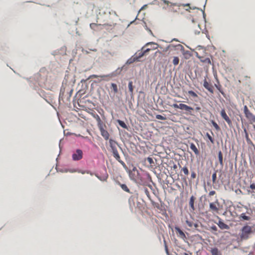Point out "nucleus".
Returning <instances> with one entry per match:
<instances>
[{"label": "nucleus", "instance_id": "a878e982", "mask_svg": "<svg viewBox=\"0 0 255 255\" xmlns=\"http://www.w3.org/2000/svg\"><path fill=\"white\" fill-rule=\"evenodd\" d=\"M132 84H133L132 82V81H130V82H129L128 84V87L129 91V92L131 94H133V87Z\"/></svg>", "mask_w": 255, "mask_h": 255}, {"label": "nucleus", "instance_id": "1a4fd4ad", "mask_svg": "<svg viewBox=\"0 0 255 255\" xmlns=\"http://www.w3.org/2000/svg\"><path fill=\"white\" fill-rule=\"evenodd\" d=\"M222 118L227 123L229 127H232V122L226 113L225 109H222L220 113Z\"/></svg>", "mask_w": 255, "mask_h": 255}, {"label": "nucleus", "instance_id": "de8ad7c7", "mask_svg": "<svg viewBox=\"0 0 255 255\" xmlns=\"http://www.w3.org/2000/svg\"><path fill=\"white\" fill-rule=\"evenodd\" d=\"M81 172L82 174H85V173H89V172H88V171H81V172Z\"/></svg>", "mask_w": 255, "mask_h": 255}, {"label": "nucleus", "instance_id": "f8f14e48", "mask_svg": "<svg viewBox=\"0 0 255 255\" xmlns=\"http://www.w3.org/2000/svg\"><path fill=\"white\" fill-rule=\"evenodd\" d=\"M203 86L211 93L213 94L214 93L213 86L211 84L208 83L206 79L204 80Z\"/></svg>", "mask_w": 255, "mask_h": 255}, {"label": "nucleus", "instance_id": "a211bd4d", "mask_svg": "<svg viewBox=\"0 0 255 255\" xmlns=\"http://www.w3.org/2000/svg\"><path fill=\"white\" fill-rule=\"evenodd\" d=\"M218 226L219 227V228L222 229V230H224V229H229V227L228 225L226 224L225 223H224L223 221L220 220L218 222V223L217 224Z\"/></svg>", "mask_w": 255, "mask_h": 255}, {"label": "nucleus", "instance_id": "c9c22d12", "mask_svg": "<svg viewBox=\"0 0 255 255\" xmlns=\"http://www.w3.org/2000/svg\"><path fill=\"white\" fill-rule=\"evenodd\" d=\"M144 192L145 194L147 196V197L148 198V199H150V195L149 191H148V189L147 188H145L144 189Z\"/></svg>", "mask_w": 255, "mask_h": 255}, {"label": "nucleus", "instance_id": "0eeeda50", "mask_svg": "<svg viewBox=\"0 0 255 255\" xmlns=\"http://www.w3.org/2000/svg\"><path fill=\"white\" fill-rule=\"evenodd\" d=\"M149 45H154L156 46L157 43L151 42L146 43L143 47H142V49L144 51L145 55H146L150 51L152 50H155L157 48V46H153L152 48H146L147 47H149Z\"/></svg>", "mask_w": 255, "mask_h": 255}, {"label": "nucleus", "instance_id": "a18cd8bd", "mask_svg": "<svg viewBox=\"0 0 255 255\" xmlns=\"http://www.w3.org/2000/svg\"><path fill=\"white\" fill-rule=\"evenodd\" d=\"M97 176L101 180H105L108 177V175L107 174L106 176H105L104 177V179H102L101 177H99L98 176Z\"/></svg>", "mask_w": 255, "mask_h": 255}, {"label": "nucleus", "instance_id": "c03bdc74", "mask_svg": "<svg viewBox=\"0 0 255 255\" xmlns=\"http://www.w3.org/2000/svg\"><path fill=\"white\" fill-rule=\"evenodd\" d=\"M196 173L194 172H192L191 173V178L193 179H194L196 178Z\"/></svg>", "mask_w": 255, "mask_h": 255}, {"label": "nucleus", "instance_id": "dca6fc26", "mask_svg": "<svg viewBox=\"0 0 255 255\" xmlns=\"http://www.w3.org/2000/svg\"><path fill=\"white\" fill-rule=\"evenodd\" d=\"M212 255H222L221 252L216 247L212 248L210 250Z\"/></svg>", "mask_w": 255, "mask_h": 255}, {"label": "nucleus", "instance_id": "58836bf2", "mask_svg": "<svg viewBox=\"0 0 255 255\" xmlns=\"http://www.w3.org/2000/svg\"><path fill=\"white\" fill-rule=\"evenodd\" d=\"M156 118L158 120H165L166 119V117H163L160 115H156Z\"/></svg>", "mask_w": 255, "mask_h": 255}, {"label": "nucleus", "instance_id": "f704fd0d", "mask_svg": "<svg viewBox=\"0 0 255 255\" xmlns=\"http://www.w3.org/2000/svg\"><path fill=\"white\" fill-rule=\"evenodd\" d=\"M217 171H215L213 174H212V181L213 183H215L216 182L217 180Z\"/></svg>", "mask_w": 255, "mask_h": 255}, {"label": "nucleus", "instance_id": "49530a36", "mask_svg": "<svg viewBox=\"0 0 255 255\" xmlns=\"http://www.w3.org/2000/svg\"><path fill=\"white\" fill-rule=\"evenodd\" d=\"M201 110V108L200 107H197L196 108H195V110L196 111H199Z\"/></svg>", "mask_w": 255, "mask_h": 255}, {"label": "nucleus", "instance_id": "6e6552de", "mask_svg": "<svg viewBox=\"0 0 255 255\" xmlns=\"http://www.w3.org/2000/svg\"><path fill=\"white\" fill-rule=\"evenodd\" d=\"M163 2L167 5V7H163V8L167 9L170 11L177 12V9H174V6H176L175 4H172L169 1L166 0H162Z\"/></svg>", "mask_w": 255, "mask_h": 255}, {"label": "nucleus", "instance_id": "6ab92c4d", "mask_svg": "<svg viewBox=\"0 0 255 255\" xmlns=\"http://www.w3.org/2000/svg\"><path fill=\"white\" fill-rule=\"evenodd\" d=\"M175 230L177 234H179V236L182 239H184L186 237L185 234L184 232L180 230V229L179 227H176L175 228Z\"/></svg>", "mask_w": 255, "mask_h": 255}, {"label": "nucleus", "instance_id": "2eb2a0df", "mask_svg": "<svg viewBox=\"0 0 255 255\" xmlns=\"http://www.w3.org/2000/svg\"><path fill=\"white\" fill-rule=\"evenodd\" d=\"M195 200H196V197L195 196H194L193 195H192L190 197L189 202V205L190 208L193 211H194L195 210L194 202H195Z\"/></svg>", "mask_w": 255, "mask_h": 255}, {"label": "nucleus", "instance_id": "2f4dec72", "mask_svg": "<svg viewBox=\"0 0 255 255\" xmlns=\"http://www.w3.org/2000/svg\"><path fill=\"white\" fill-rule=\"evenodd\" d=\"M146 160L151 166H153L154 164L153 159L151 157H148Z\"/></svg>", "mask_w": 255, "mask_h": 255}, {"label": "nucleus", "instance_id": "393cba45", "mask_svg": "<svg viewBox=\"0 0 255 255\" xmlns=\"http://www.w3.org/2000/svg\"><path fill=\"white\" fill-rule=\"evenodd\" d=\"M117 122L121 127L125 129H128V126L124 122L120 120H118Z\"/></svg>", "mask_w": 255, "mask_h": 255}, {"label": "nucleus", "instance_id": "cd10ccee", "mask_svg": "<svg viewBox=\"0 0 255 255\" xmlns=\"http://www.w3.org/2000/svg\"><path fill=\"white\" fill-rule=\"evenodd\" d=\"M218 84H215V87L219 91V92L223 95L224 96V93L222 89V86L219 84V82L218 81Z\"/></svg>", "mask_w": 255, "mask_h": 255}, {"label": "nucleus", "instance_id": "3c124183", "mask_svg": "<svg viewBox=\"0 0 255 255\" xmlns=\"http://www.w3.org/2000/svg\"><path fill=\"white\" fill-rule=\"evenodd\" d=\"M97 25V24H96V23H91V24H90V27H91V28H92L93 26H95V25Z\"/></svg>", "mask_w": 255, "mask_h": 255}, {"label": "nucleus", "instance_id": "37998d69", "mask_svg": "<svg viewBox=\"0 0 255 255\" xmlns=\"http://www.w3.org/2000/svg\"><path fill=\"white\" fill-rule=\"evenodd\" d=\"M216 194V192L215 191H211L209 193V195L210 196H212Z\"/></svg>", "mask_w": 255, "mask_h": 255}, {"label": "nucleus", "instance_id": "e433bc0d", "mask_svg": "<svg viewBox=\"0 0 255 255\" xmlns=\"http://www.w3.org/2000/svg\"><path fill=\"white\" fill-rule=\"evenodd\" d=\"M206 136L208 137V138L210 140V141H211V142L213 144L214 143V139L212 138V137L209 134V133H207L206 134Z\"/></svg>", "mask_w": 255, "mask_h": 255}, {"label": "nucleus", "instance_id": "a19ab883", "mask_svg": "<svg viewBox=\"0 0 255 255\" xmlns=\"http://www.w3.org/2000/svg\"><path fill=\"white\" fill-rule=\"evenodd\" d=\"M186 224L190 228L192 227H193V223L192 222H190V221H189L188 220L186 221Z\"/></svg>", "mask_w": 255, "mask_h": 255}, {"label": "nucleus", "instance_id": "09e8293b", "mask_svg": "<svg viewBox=\"0 0 255 255\" xmlns=\"http://www.w3.org/2000/svg\"><path fill=\"white\" fill-rule=\"evenodd\" d=\"M132 60H133V57L130 58V59H128V63L130 64L129 62H131Z\"/></svg>", "mask_w": 255, "mask_h": 255}, {"label": "nucleus", "instance_id": "aec40b11", "mask_svg": "<svg viewBox=\"0 0 255 255\" xmlns=\"http://www.w3.org/2000/svg\"><path fill=\"white\" fill-rule=\"evenodd\" d=\"M190 149L194 151L196 155H198L199 154V151L198 148L196 146V145L193 143H191L190 145Z\"/></svg>", "mask_w": 255, "mask_h": 255}, {"label": "nucleus", "instance_id": "7ed1b4c3", "mask_svg": "<svg viewBox=\"0 0 255 255\" xmlns=\"http://www.w3.org/2000/svg\"><path fill=\"white\" fill-rule=\"evenodd\" d=\"M252 233L253 228L252 227L248 225L244 226L239 234L240 240L243 241L248 239Z\"/></svg>", "mask_w": 255, "mask_h": 255}, {"label": "nucleus", "instance_id": "864d4df0", "mask_svg": "<svg viewBox=\"0 0 255 255\" xmlns=\"http://www.w3.org/2000/svg\"><path fill=\"white\" fill-rule=\"evenodd\" d=\"M178 46H179L182 47V46L181 44H178Z\"/></svg>", "mask_w": 255, "mask_h": 255}, {"label": "nucleus", "instance_id": "4468645a", "mask_svg": "<svg viewBox=\"0 0 255 255\" xmlns=\"http://www.w3.org/2000/svg\"><path fill=\"white\" fill-rule=\"evenodd\" d=\"M219 205L218 202L215 203H210L209 205L210 209L211 211L214 212L218 213L219 211V208L217 206Z\"/></svg>", "mask_w": 255, "mask_h": 255}, {"label": "nucleus", "instance_id": "ea45409f", "mask_svg": "<svg viewBox=\"0 0 255 255\" xmlns=\"http://www.w3.org/2000/svg\"><path fill=\"white\" fill-rule=\"evenodd\" d=\"M164 247H165V250L166 253L168 255H169V252H168V247H167V246L166 244V241L165 240H164Z\"/></svg>", "mask_w": 255, "mask_h": 255}, {"label": "nucleus", "instance_id": "f257e3e1", "mask_svg": "<svg viewBox=\"0 0 255 255\" xmlns=\"http://www.w3.org/2000/svg\"><path fill=\"white\" fill-rule=\"evenodd\" d=\"M118 15L116 11L112 10L111 11L100 12L97 18V22L98 25L104 26H114L116 24V21Z\"/></svg>", "mask_w": 255, "mask_h": 255}, {"label": "nucleus", "instance_id": "9d476101", "mask_svg": "<svg viewBox=\"0 0 255 255\" xmlns=\"http://www.w3.org/2000/svg\"><path fill=\"white\" fill-rule=\"evenodd\" d=\"M145 55V54L144 53L143 50L141 49V50H139L138 52H137L135 53V55L133 56V60L131 62H130L129 63H132L136 61H138L139 59H140Z\"/></svg>", "mask_w": 255, "mask_h": 255}, {"label": "nucleus", "instance_id": "ddd939ff", "mask_svg": "<svg viewBox=\"0 0 255 255\" xmlns=\"http://www.w3.org/2000/svg\"><path fill=\"white\" fill-rule=\"evenodd\" d=\"M138 175V171L135 168H134L129 173V176H130V178L132 180H133L135 181L137 179V176Z\"/></svg>", "mask_w": 255, "mask_h": 255}, {"label": "nucleus", "instance_id": "f03ea898", "mask_svg": "<svg viewBox=\"0 0 255 255\" xmlns=\"http://www.w3.org/2000/svg\"><path fill=\"white\" fill-rule=\"evenodd\" d=\"M109 144L110 146L112 149L113 154L115 158L119 162L122 166L125 168H127V165L126 163L121 159L120 156L119 154L118 151L117 150V146L118 145V143L114 140L112 139H110L109 140Z\"/></svg>", "mask_w": 255, "mask_h": 255}, {"label": "nucleus", "instance_id": "473e14b6", "mask_svg": "<svg viewBox=\"0 0 255 255\" xmlns=\"http://www.w3.org/2000/svg\"><path fill=\"white\" fill-rule=\"evenodd\" d=\"M188 93L191 97L193 98L198 97L197 94L193 91H189Z\"/></svg>", "mask_w": 255, "mask_h": 255}, {"label": "nucleus", "instance_id": "412c9836", "mask_svg": "<svg viewBox=\"0 0 255 255\" xmlns=\"http://www.w3.org/2000/svg\"><path fill=\"white\" fill-rule=\"evenodd\" d=\"M244 131L245 133V137H246V139L248 144H253L252 141L249 137V134H248L247 129L246 128H244Z\"/></svg>", "mask_w": 255, "mask_h": 255}, {"label": "nucleus", "instance_id": "f3484780", "mask_svg": "<svg viewBox=\"0 0 255 255\" xmlns=\"http://www.w3.org/2000/svg\"><path fill=\"white\" fill-rule=\"evenodd\" d=\"M112 76L111 75H92L90 76L89 78H97L100 77L102 80H105L106 78H111Z\"/></svg>", "mask_w": 255, "mask_h": 255}, {"label": "nucleus", "instance_id": "c756f323", "mask_svg": "<svg viewBox=\"0 0 255 255\" xmlns=\"http://www.w3.org/2000/svg\"><path fill=\"white\" fill-rule=\"evenodd\" d=\"M211 123L217 130L219 131L220 130V128L215 121H212Z\"/></svg>", "mask_w": 255, "mask_h": 255}, {"label": "nucleus", "instance_id": "bb28decb", "mask_svg": "<svg viewBox=\"0 0 255 255\" xmlns=\"http://www.w3.org/2000/svg\"><path fill=\"white\" fill-rule=\"evenodd\" d=\"M111 88L113 89V90L114 91V93L115 94H116L118 92V88L117 84L115 83H112L111 84Z\"/></svg>", "mask_w": 255, "mask_h": 255}, {"label": "nucleus", "instance_id": "7c9ffc66", "mask_svg": "<svg viewBox=\"0 0 255 255\" xmlns=\"http://www.w3.org/2000/svg\"><path fill=\"white\" fill-rule=\"evenodd\" d=\"M210 229L213 233H214L215 235H217V233L216 232L217 231L218 228L215 225L212 226L210 227Z\"/></svg>", "mask_w": 255, "mask_h": 255}, {"label": "nucleus", "instance_id": "39448f33", "mask_svg": "<svg viewBox=\"0 0 255 255\" xmlns=\"http://www.w3.org/2000/svg\"><path fill=\"white\" fill-rule=\"evenodd\" d=\"M83 152L81 149H77L72 155V158L74 161H79L83 158Z\"/></svg>", "mask_w": 255, "mask_h": 255}, {"label": "nucleus", "instance_id": "20e7f679", "mask_svg": "<svg viewBox=\"0 0 255 255\" xmlns=\"http://www.w3.org/2000/svg\"><path fill=\"white\" fill-rule=\"evenodd\" d=\"M244 112L246 117L250 123L251 124L255 123V116L251 113L247 106H244Z\"/></svg>", "mask_w": 255, "mask_h": 255}, {"label": "nucleus", "instance_id": "c85d7f7f", "mask_svg": "<svg viewBox=\"0 0 255 255\" xmlns=\"http://www.w3.org/2000/svg\"><path fill=\"white\" fill-rule=\"evenodd\" d=\"M179 59L178 57L175 56L173 57L172 63L174 66H176L179 64Z\"/></svg>", "mask_w": 255, "mask_h": 255}, {"label": "nucleus", "instance_id": "4c0bfd02", "mask_svg": "<svg viewBox=\"0 0 255 255\" xmlns=\"http://www.w3.org/2000/svg\"><path fill=\"white\" fill-rule=\"evenodd\" d=\"M182 171L186 175H188L189 174V171L187 167H184L182 169Z\"/></svg>", "mask_w": 255, "mask_h": 255}, {"label": "nucleus", "instance_id": "9b49d317", "mask_svg": "<svg viewBox=\"0 0 255 255\" xmlns=\"http://www.w3.org/2000/svg\"><path fill=\"white\" fill-rule=\"evenodd\" d=\"M98 128L100 130L101 134L102 136L105 138V139H108L110 136V134L108 131L104 128L103 125L100 126Z\"/></svg>", "mask_w": 255, "mask_h": 255}, {"label": "nucleus", "instance_id": "423d86ee", "mask_svg": "<svg viewBox=\"0 0 255 255\" xmlns=\"http://www.w3.org/2000/svg\"><path fill=\"white\" fill-rule=\"evenodd\" d=\"M172 107L176 109H180L182 110L186 111L189 113L191 112V111L193 110V109L192 107L184 104H180L179 105L174 104L172 105Z\"/></svg>", "mask_w": 255, "mask_h": 255}, {"label": "nucleus", "instance_id": "79ce46f5", "mask_svg": "<svg viewBox=\"0 0 255 255\" xmlns=\"http://www.w3.org/2000/svg\"><path fill=\"white\" fill-rule=\"evenodd\" d=\"M250 188L253 190H255V183H253L250 186Z\"/></svg>", "mask_w": 255, "mask_h": 255}, {"label": "nucleus", "instance_id": "4be33fe9", "mask_svg": "<svg viewBox=\"0 0 255 255\" xmlns=\"http://www.w3.org/2000/svg\"><path fill=\"white\" fill-rule=\"evenodd\" d=\"M218 158L220 165L223 166V156L221 151H219L218 152Z\"/></svg>", "mask_w": 255, "mask_h": 255}, {"label": "nucleus", "instance_id": "5701e85b", "mask_svg": "<svg viewBox=\"0 0 255 255\" xmlns=\"http://www.w3.org/2000/svg\"><path fill=\"white\" fill-rule=\"evenodd\" d=\"M94 118L96 119L97 123H98V127H100V126L103 125V123L99 117L98 115H96V116H94Z\"/></svg>", "mask_w": 255, "mask_h": 255}, {"label": "nucleus", "instance_id": "603ef678", "mask_svg": "<svg viewBox=\"0 0 255 255\" xmlns=\"http://www.w3.org/2000/svg\"><path fill=\"white\" fill-rule=\"evenodd\" d=\"M149 48H152V47L154 46V45H149ZM156 46L158 47V44H157V45Z\"/></svg>", "mask_w": 255, "mask_h": 255}, {"label": "nucleus", "instance_id": "72a5a7b5", "mask_svg": "<svg viewBox=\"0 0 255 255\" xmlns=\"http://www.w3.org/2000/svg\"><path fill=\"white\" fill-rule=\"evenodd\" d=\"M241 218L244 220H249L250 218L249 216L246 215L245 213H243L241 215Z\"/></svg>", "mask_w": 255, "mask_h": 255}, {"label": "nucleus", "instance_id": "b1692460", "mask_svg": "<svg viewBox=\"0 0 255 255\" xmlns=\"http://www.w3.org/2000/svg\"><path fill=\"white\" fill-rule=\"evenodd\" d=\"M119 185L123 190H124L125 191H126L128 193L130 192L129 189L127 186V185H126L125 184H121V183H120Z\"/></svg>", "mask_w": 255, "mask_h": 255}, {"label": "nucleus", "instance_id": "8fccbe9b", "mask_svg": "<svg viewBox=\"0 0 255 255\" xmlns=\"http://www.w3.org/2000/svg\"><path fill=\"white\" fill-rule=\"evenodd\" d=\"M182 255H192V253H190L189 254H187V253H184Z\"/></svg>", "mask_w": 255, "mask_h": 255}]
</instances>
